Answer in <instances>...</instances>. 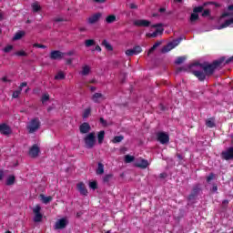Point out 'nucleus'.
Here are the masks:
<instances>
[{
    "label": "nucleus",
    "instance_id": "f257e3e1",
    "mask_svg": "<svg viewBox=\"0 0 233 233\" xmlns=\"http://www.w3.org/2000/svg\"><path fill=\"white\" fill-rule=\"evenodd\" d=\"M225 63V56L220 57L218 60L213 61V63L204 62L199 63L196 62L190 66H197L198 70H193L192 74L198 77V81H204L207 77H210L216 72V69L219 68L221 65Z\"/></svg>",
    "mask_w": 233,
    "mask_h": 233
},
{
    "label": "nucleus",
    "instance_id": "f03ea898",
    "mask_svg": "<svg viewBox=\"0 0 233 233\" xmlns=\"http://www.w3.org/2000/svg\"><path fill=\"white\" fill-rule=\"evenodd\" d=\"M85 147L87 149H92L94 147H96V133L95 132H91L89 134H87L85 138Z\"/></svg>",
    "mask_w": 233,
    "mask_h": 233
},
{
    "label": "nucleus",
    "instance_id": "7ed1b4c3",
    "mask_svg": "<svg viewBox=\"0 0 233 233\" xmlns=\"http://www.w3.org/2000/svg\"><path fill=\"white\" fill-rule=\"evenodd\" d=\"M40 127H41V121H39L38 117H35V118H33L27 125V130L29 134H34V132H37V130H39Z\"/></svg>",
    "mask_w": 233,
    "mask_h": 233
},
{
    "label": "nucleus",
    "instance_id": "20e7f679",
    "mask_svg": "<svg viewBox=\"0 0 233 233\" xmlns=\"http://www.w3.org/2000/svg\"><path fill=\"white\" fill-rule=\"evenodd\" d=\"M199 192H201V184H196L187 197L188 201H194L199 196Z\"/></svg>",
    "mask_w": 233,
    "mask_h": 233
},
{
    "label": "nucleus",
    "instance_id": "39448f33",
    "mask_svg": "<svg viewBox=\"0 0 233 233\" xmlns=\"http://www.w3.org/2000/svg\"><path fill=\"white\" fill-rule=\"evenodd\" d=\"M33 213L35 214V217H34L35 223H41V221L43 220V214H41V206L36 205L33 208Z\"/></svg>",
    "mask_w": 233,
    "mask_h": 233
},
{
    "label": "nucleus",
    "instance_id": "423d86ee",
    "mask_svg": "<svg viewBox=\"0 0 233 233\" xmlns=\"http://www.w3.org/2000/svg\"><path fill=\"white\" fill-rule=\"evenodd\" d=\"M220 156L225 161H233V147H229L225 151H222Z\"/></svg>",
    "mask_w": 233,
    "mask_h": 233
},
{
    "label": "nucleus",
    "instance_id": "0eeeda50",
    "mask_svg": "<svg viewBox=\"0 0 233 233\" xmlns=\"http://www.w3.org/2000/svg\"><path fill=\"white\" fill-rule=\"evenodd\" d=\"M157 139L161 143V145H167V143L170 141V137H168V134L165 132H158L157 134Z\"/></svg>",
    "mask_w": 233,
    "mask_h": 233
},
{
    "label": "nucleus",
    "instance_id": "6e6552de",
    "mask_svg": "<svg viewBox=\"0 0 233 233\" xmlns=\"http://www.w3.org/2000/svg\"><path fill=\"white\" fill-rule=\"evenodd\" d=\"M68 225V220L66 218H63L58 219L55 224L56 230H63V228H66Z\"/></svg>",
    "mask_w": 233,
    "mask_h": 233
},
{
    "label": "nucleus",
    "instance_id": "1a4fd4ad",
    "mask_svg": "<svg viewBox=\"0 0 233 233\" xmlns=\"http://www.w3.org/2000/svg\"><path fill=\"white\" fill-rule=\"evenodd\" d=\"M63 57H65V53L59 50H54L50 53V59H52L53 61L61 60L63 59Z\"/></svg>",
    "mask_w": 233,
    "mask_h": 233
},
{
    "label": "nucleus",
    "instance_id": "9d476101",
    "mask_svg": "<svg viewBox=\"0 0 233 233\" xmlns=\"http://www.w3.org/2000/svg\"><path fill=\"white\" fill-rule=\"evenodd\" d=\"M141 52H142L141 47L139 46H136L132 49H127L126 51V55H127L128 56H137V54H141Z\"/></svg>",
    "mask_w": 233,
    "mask_h": 233
},
{
    "label": "nucleus",
    "instance_id": "9b49d317",
    "mask_svg": "<svg viewBox=\"0 0 233 233\" xmlns=\"http://www.w3.org/2000/svg\"><path fill=\"white\" fill-rule=\"evenodd\" d=\"M207 5H215L216 6H219V4H216L215 2H206L201 6L194 7L193 12L195 14H201V12H203V10L205 9V6H207Z\"/></svg>",
    "mask_w": 233,
    "mask_h": 233
},
{
    "label": "nucleus",
    "instance_id": "f8f14e48",
    "mask_svg": "<svg viewBox=\"0 0 233 233\" xmlns=\"http://www.w3.org/2000/svg\"><path fill=\"white\" fill-rule=\"evenodd\" d=\"M80 134H88L90 130H92V127H90V124L87 122H84L80 127H79Z\"/></svg>",
    "mask_w": 233,
    "mask_h": 233
},
{
    "label": "nucleus",
    "instance_id": "ddd939ff",
    "mask_svg": "<svg viewBox=\"0 0 233 233\" xmlns=\"http://www.w3.org/2000/svg\"><path fill=\"white\" fill-rule=\"evenodd\" d=\"M0 134H3L4 136H9V134H12V129L8 127V125L1 124Z\"/></svg>",
    "mask_w": 233,
    "mask_h": 233
},
{
    "label": "nucleus",
    "instance_id": "4468645a",
    "mask_svg": "<svg viewBox=\"0 0 233 233\" xmlns=\"http://www.w3.org/2000/svg\"><path fill=\"white\" fill-rule=\"evenodd\" d=\"M135 26H143L144 28H148L150 26V21L148 20H135L134 21Z\"/></svg>",
    "mask_w": 233,
    "mask_h": 233
},
{
    "label": "nucleus",
    "instance_id": "2eb2a0df",
    "mask_svg": "<svg viewBox=\"0 0 233 233\" xmlns=\"http://www.w3.org/2000/svg\"><path fill=\"white\" fill-rule=\"evenodd\" d=\"M76 188L81 196H88V190L83 182L78 183Z\"/></svg>",
    "mask_w": 233,
    "mask_h": 233
},
{
    "label": "nucleus",
    "instance_id": "dca6fc26",
    "mask_svg": "<svg viewBox=\"0 0 233 233\" xmlns=\"http://www.w3.org/2000/svg\"><path fill=\"white\" fill-rule=\"evenodd\" d=\"M39 147H37V145L35 144L29 150V156H31V157H37L39 156Z\"/></svg>",
    "mask_w": 233,
    "mask_h": 233
},
{
    "label": "nucleus",
    "instance_id": "f3484780",
    "mask_svg": "<svg viewBox=\"0 0 233 233\" xmlns=\"http://www.w3.org/2000/svg\"><path fill=\"white\" fill-rule=\"evenodd\" d=\"M91 99L94 103H101V101H105V96L101 93H95Z\"/></svg>",
    "mask_w": 233,
    "mask_h": 233
},
{
    "label": "nucleus",
    "instance_id": "a211bd4d",
    "mask_svg": "<svg viewBox=\"0 0 233 233\" xmlns=\"http://www.w3.org/2000/svg\"><path fill=\"white\" fill-rule=\"evenodd\" d=\"M148 160L142 158L140 160H137L135 163V167H137V168H147V167H148Z\"/></svg>",
    "mask_w": 233,
    "mask_h": 233
},
{
    "label": "nucleus",
    "instance_id": "6ab92c4d",
    "mask_svg": "<svg viewBox=\"0 0 233 233\" xmlns=\"http://www.w3.org/2000/svg\"><path fill=\"white\" fill-rule=\"evenodd\" d=\"M228 26H233V16L228 20H226L222 25L218 26V30H223V28H227Z\"/></svg>",
    "mask_w": 233,
    "mask_h": 233
},
{
    "label": "nucleus",
    "instance_id": "aec40b11",
    "mask_svg": "<svg viewBox=\"0 0 233 233\" xmlns=\"http://www.w3.org/2000/svg\"><path fill=\"white\" fill-rule=\"evenodd\" d=\"M100 18L101 13H96L88 18V23L90 25H94L95 23H97V21H99Z\"/></svg>",
    "mask_w": 233,
    "mask_h": 233
},
{
    "label": "nucleus",
    "instance_id": "412c9836",
    "mask_svg": "<svg viewBox=\"0 0 233 233\" xmlns=\"http://www.w3.org/2000/svg\"><path fill=\"white\" fill-rule=\"evenodd\" d=\"M228 11L221 15V19H225V17H231L233 15V5L228 6Z\"/></svg>",
    "mask_w": 233,
    "mask_h": 233
},
{
    "label": "nucleus",
    "instance_id": "4be33fe9",
    "mask_svg": "<svg viewBox=\"0 0 233 233\" xmlns=\"http://www.w3.org/2000/svg\"><path fill=\"white\" fill-rule=\"evenodd\" d=\"M174 49V46L171 42H169L167 46H165L162 49H161V53L162 54H167V52H170V50Z\"/></svg>",
    "mask_w": 233,
    "mask_h": 233
},
{
    "label": "nucleus",
    "instance_id": "5701e85b",
    "mask_svg": "<svg viewBox=\"0 0 233 233\" xmlns=\"http://www.w3.org/2000/svg\"><path fill=\"white\" fill-rule=\"evenodd\" d=\"M98 145H103V141H105V131H100L97 134Z\"/></svg>",
    "mask_w": 233,
    "mask_h": 233
},
{
    "label": "nucleus",
    "instance_id": "b1692460",
    "mask_svg": "<svg viewBox=\"0 0 233 233\" xmlns=\"http://www.w3.org/2000/svg\"><path fill=\"white\" fill-rule=\"evenodd\" d=\"M96 174L98 176H101L102 174H105V165H103V163H101V162L98 163V167L96 169Z\"/></svg>",
    "mask_w": 233,
    "mask_h": 233
},
{
    "label": "nucleus",
    "instance_id": "393cba45",
    "mask_svg": "<svg viewBox=\"0 0 233 233\" xmlns=\"http://www.w3.org/2000/svg\"><path fill=\"white\" fill-rule=\"evenodd\" d=\"M14 183H15V177L14 175H11L7 177V180L5 182V185H7L8 187L14 185Z\"/></svg>",
    "mask_w": 233,
    "mask_h": 233
},
{
    "label": "nucleus",
    "instance_id": "a878e982",
    "mask_svg": "<svg viewBox=\"0 0 233 233\" xmlns=\"http://www.w3.org/2000/svg\"><path fill=\"white\" fill-rule=\"evenodd\" d=\"M25 35V31H18L15 33V36L13 37L14 41H19Z\"/></svg>",
    "mask_w": 233,
    "mask_h": 233
},
{
    "label": "nucleus",
    "instance_id": "bb28decb",
    "mask_svg": "<svg viewBox=\"0 0 233 233\" xmlns=\"http://www.w3.org/2000/svg\"><path fill=\"white\" fill-rule=\"evenodd\" d=\"M102 46H105V48L109 52H112L114 50V48L112 47V45H110L106 40L102 41Z\"/></svg>",
    "mask_w": 233,
    "mask_h": 233
},
{
    "label": "nucleus",
    "instance_id": "cd10ccee",
    "mask_svg": "<svg viewBox=\"0 0 233 233\" xmlns=\"http://www.w3.org/2000/svg\"><path fill=\"white\" fill-rule=\"evenodd\" d=\"M40 198L45 205H48L53 199L51 196L46 197L45 195H40Z\"/></svg>",
    "mask_w": 233,
    "mask_h": 233
},
{
    "label": "nucleus",
    "instance_id": "c85d7f7f",
    "mask_svg": "<svg viewBox=\"0 0 233 233\" xmlns=\"http://www.w3.org/2000/svg\"><path fill=\"white\" fill-rule=\"evenodd\" d=\"M206 126L208 128H214V127H216V123L214 122V118H209V119L206 120Z\"/></svg>",
    "mask_w": 233,
    "mask_h": 233
},
{
    "label": "nucleus",
    "instance_id": "c756f323",
    "mask_svg": "<svg viewBox=\"0 0 233 233\" xmlns=\"http://www.w3.org/2000/svg\"><path fill=\"white\" fill-rule=\"evenodd\" d=\"M31 6H32L33 12L35 13H37L41 10V5H39V3L37 2L33 3Z\"/></svg>",
    "mask_w": 233,
    "mask_h": 233
},
{
    "label": "nucleus",
    "instance_id": "7c9ffc66",
    "mask_svg": "<svg viewBox=\"0 0 233 233\" xmlns=\"http://www.w3.org/2000/svg\"><path fill=\"white\" fill-rule=\"evenodd\" d=\"M116 21V15H108L106 18V22L108 24V25H112V23H115Z\"/></svg>",
    "mask_w": 233,
    "mask_h": 233
},
{
    "label": "nucleus",
    "instance_id": "2f4dec72",
    "mask_svg": "<svg viewBox=\"0 0 233 233\" xmlns=\"http://www.w3.org/2000/svg\"><path fill=\"white\" fill-rule=\"evenodd\" d=\"M213 179H216V174L215 173H210L207 177H206V181L207 183H208V185H210L211 181H213Z\"/></svg>",
    "mask_w": 233,
    "mask_h": 233
},
{
    "label": "nucleus",
    "instance_id": "473e14b6",
    "mask_svg": "<svg viewBox=\"0 0 233 233\" xmlns=\"http://www.w3.org/2000/svg\"><path fill=\"white\" fill-rule=\"evenodd\" d=\"M85 45L86 48H90V46H94V45H96V41L94 39H87L86 40Z\"/></svg>",
    "mask_w": 233,
    "mask_h": 233
},
{
    "label": "nucleus",
    "instance_id": "72a5a7b5",
    "mask_svg": "<svg viewBox=\"0 0 233 233\" xmlns=\"http://www.w3.org/2000/svg\"><path fill=\"white\" fill-rule=\"evenodd\" d=\"M46 101H50V95H48V93L44 94L41 97V102L43 105H45Z\"/></svg>",
    "mask_w": 233,
    "mask_h": 233
},
{
    "label": "nucleus",
    "instance_id": "f704fd0d",
    "mask_svg": "<svg viewBox=\"0 0 233 233\" xmlns=\"http://www.w3.org/2000/svg\"><path fill=\"white\" fill-rule=\"evenodd\" d=\"M199 19V15L198 13H192L190 15V22L194 23Z\"/></svg>",
    "mask_w": 233,
    "mask_h": 233
},
{
    "label": "nucleus",
    "instance_id": "c9c22d12",
    "mask_svg": "<svg viewBox=\"0 0 233 233\" xmlns=\"http://www.w3.org/2000/svg\"><path fill=\"white\" fill-rule=\"evenodd\" d=\"M159 45H161V42H157L153 45V46L148 50L147 52V56H149V54H152L156 48H157V46H159Z\"/></svg>",
    "mask_w": 233,
    "mask_h": 233
},
{
    "label": "nucleus",
    "instance_id": "e433bc0d",
    "mask_svg": "<svg viewBox=\"0 0 233 233\" xmlns=\"http://www.w3.org/2000/svg\"><path fill=\"white\" fill-rule=\"evenodd\" d=\"M136 159L134 156L126 155L125 156V163H132Z\"/></svg>",
    "mask_w": 233,
    "mask_h": 233
},
{
    "label": "nucleus",
    "instance_id": "4c0bfd02",
    "mask_svg": "<svg viewBox=\"0 0 233 233\" xmlns=\"http://www.w3.org/2000/svg\"><path fill=\"white\" fill-rule=\"evenodd\" d=\"M187 57L185 56H179L175 60V65H182V63H185V60Z\"/></svg>",
    "mask_w": 233,
    "mask_h": 233
},
{
    "label": "nucleus",
    "instance_id": "58836bf2",
    "mask_svg": "<svg viewBox=\"0 0 233 233\" xmlns=\"http://www.w3.org/2000/svg\"><path fill=\"white\" fill-rule=\"evenodd\" d=\"M112 177H114L113 174H107L104 177L103 181L104 183H110Z\"/></svg>",
    "mask_w": 233,
    "mask_h": 233
},
{
    "label": "nucleus",
    "instance_id": "ea45409f",
    "mask_svg": "<svg viewBox=\"0 0 233 233\" xmlns=\"http://www.w3.org/2000/svg\"><path fill=\"white\" fill-rule=\"evenodd\" d=\"M55 79H56L57 81L65 79V74L63 73V71L58 72L57 75L55 76Z\"/></svg>",
    "mask_w": 233,
    "mask_h": 233
},
{
    "label": "nucleus",
    "instance_id": "a19ab883",
    "mask_svg": "<svg viewBox=\"0 0 233 233\" xmlns=\"http://www.w3.org/2000/svg\"><path fill=\"white\" fill-rule=\"evenodd\" d=\"M81 74L83 76H88V74H90V67L88 66H85L83 67V70H82Z\"/></svg>",
    "mask_w": 233,
    "mask_h": 233
},
{
    "label": "nucleus",
    "instance_id": "79ce46f5",
    "mask_svg": "<svg viewBox=\"0 0 233 233\" xmlns=\"http://www.w3.org/2000/svg\"><path fill=\"white\" fill-rule=\"evenodd\" d=\"M15 56H18L19 57H26V56H28V54L26 52H25L24 50H21V51L15 52Z\"/></svg>",
    "mask_w": 233,
    "mask_h": 233
},
{
    "label": "nucleus",
    "instance_id": "37998d69",
    "mask_svg": "<svg viewBox=\"0 0 233 233\" xmlns=\"http://www.w3.org/2000/svg\"><path fill=\"white\" fill-rule=\"evenodd\" d=\"M123 139H125V137L116 136V137H114L113 143H121V141H123Z\"/></svg>",
    "mask_w": 233,
    "mask_h": 233
},
{
    "label": "nucleus",
    "instance_id": "c03bdc74",
    "mask_svg": "<svg viewBox=\"0 0 233 233\" xmlns=\"http://www.w3.org/2000/svg\"><path fill=\"white\" fill-rule=\"evenodd\" d=\"M182 39H183V38L179 37V38H177V39H176V40H173V41L170 42V43H172L173 47L176 48V46H177V45H179V44L181 43Z\"/></svg>",
    "mask_w": 233,
    "mask_h": 233
},
{
    "label": "nucleus",
    "instance_id": "a18cd8bd",
    "mask_svg": "<svg viewBox=\"0 0 233 233\" xmlns=\"http://www.w3.org/2000/svg\"><path fill=\"white\" fill-rule=\"evenodd\" d=\"M91 112H92V109H90V107L85 109L84 114H83V117H84L85 119H86V117H88V116H90V113H91Z\"/></svg>",
    "mask_w": 233,
    "mask_h": 233
},
{
    "label": "nucleus",
    "instance_id": "49530a36",
    "mask_svg": "<svg viewBox=\"0 0 233 233\" xmlns=\"http://www.w3.org/2000/svg\"><path fill=\"white\" fill-rule=\"evenodd\" d=\"M21 89H17V90H15V92H13V98L14 99H17V97H19V96L21 95Z\"/></svg>",
    "mask_w": 233,
    "mask_h": 233
},
{
    "label": "nucleus",
    "instance_id": "de8ad7c7",
    "mask_svg": "<svg viewBox=\"0 0 233 233\" xmlns=\"http://www.w3.org/2000/svg\"><path fill=\"white\" fill-rule=\"evenodd\" d=\"M89 188H92V190H96L97 188V182L96 181L90 182Z\"/></svg>",
    "mask_w": 233,
    "mask_h": 233
},
{
    "label": "nucleus",
    "instance_id": "09e8293b",
    "mask_svg": "<svg viewBox=\"0 0 233 233\" xmlns=\"http://www.w3.org/2000/svg\"><path fill=\"white\" fill-rule=\"evenodd\" d=\"M12 50H14V46H7L4 48V52L5 54H8V52H12Z\"/></svg>",
    "mask_w": 233,
    "mask_h": 233
},
{
    "label": "nucleus",
    "instance_id": "8fccbe9b",
    "mask_svg": "<svg viewBox=\"0 0 233 233\" xmlns=\"http://www.w3.org/2000/svg\"><path fill=\"white\" fill-rule=\"evenodd\" d=\"M209 15H210V10L209 9H206L202 13V17H208Z\"/></svg>",
    "mask_w": 233,
    "mask_h": 233
},
{
    "label": "nucleus",
    "instance_id": "3c124183",
    "mask_svg": "<svg viewBox=\"0 0 233 233\" xmlns=\"http://www.w3.org/2000/svg\"><path fill=\"white\" fill-rule=\"evenodd\" d=\"M34 48H46V46L41 44H34Z\"/></svg>",
    "mask_w": 233,
    "mask_h": 233
},
{
    "label": "nucleus",
    "instance_id": "603ef678",
    "mask_svg": "<svg viewBox=\"0 0 233 233\" xmlns=\"http://www.w3.org/2000/svg\"><path fill=\"white\" fill-rule=\"evenodd\" d=\"M100 123H101V125H103V127H107V125H108L106 120H105V118H103V117H100Z\"/></svg>",
    "mask_w": 233,
    "mask_h": 233
},
{
    "label": "nucleus",
    "instance_id": "864d4df0",
    "mask_svg": "<svg viewBox=\"0 0 233 233\" xmlns=\"http://www.w3.org/2000/svg\"><path fill=\"white\" fill-rule=\"evenodd\" d=\"M54 21L56 23H63V21H65V18H63V17H56V18L54 19Z\"/></svg>",
    "mask_w": 233,
    "mask_h": 233
},
{
    "label": "nucleus",
    "instance_id": "5fc2aeb1",
    "mask_svg": "<svg viewBox=\"0 0 233 233\" xmlns=\"http://www.w3.org/2000/svg\"><path fill=\"white\" fill-rule=\"evenodd\" d=\"M25 86H28V83H26V82L21 83L19 89H21V91H23V88H25Z\"/></svg>",
    "mask_w": 233,
    "mask_h": 233
},
{
    "label": "nucleus",
    "instance_id": "6e6d98bb",
    "mask_svg": "<svg viewBox=\"0 0 233 233\" xmlns=\"http://www.w3.org/2000/svg\"><path fill=\"white\" fill-rule=\"evenodd\" d=\"M147 36L148 37H153V38L157 37V33H156V31L151 33V34L149 33V34H147Z\"/></svg>",
    "mask_w": 233,
    "mask_h": 233
},
{
    "label": "nucleus",
    "instance_id": "4d7b16f0",
    "mask_svg": "<svg viewBox=\"0 0 233 233\" xmlns=\"http://www.w3.org/2000/svg\"><path fill=\"white\" fill-rule=\"evenodd\" d=\"M129 8H131V10H137V5H136V4H129Z\"/></svg>",
    "mask_w": 233,
    "mask_h": 233
},
{
    "label": "nucleus",
    "instance_id": "13d9d810",
    "mask_svg": "<svg viewBox=\"0 0 233 233\" xmlns=\"http://www.w3.org/2000/svg\"><path fill=\"white\" fill-rule=\"evenodd\" d=\"M211 192H218V185L213 184L212 188L210 189Z\"/></svg>",
    "mask_w": 233,
    "mask_h": 233
},
{
    "label": "nucleus",
    "instance_id": "bf43d9fd",
    "mask_svg": "<svg viewBox=\"0 0 233 233\" xmlns=\"http://www.w3.org/2000/svg\"><path fill=\"white\" fill-rule=\"evenodd\" d=\"M228 205V199L223 200V202H222L223 208H227Z\"/></svg>",
    "mask_w": 233,
    "mask_h": 233
},
{
    "label": "nucleus",
    "instance_id": "052dcab7",
    "mask_svg": "<svg viewBox=\"0 0 233 233\" xmlns=\"http://www.w3.org/2000/svg\"><path fill=\"white\" fill-rule=\"evenodd\" d=\"M163 30H164L163 28H157L155 33H157V35H158V34L159 35L163 34Z\"/></svg>",
    "mask_w": 233,
    "mask_h": 233
},
{
    "label": "nucleus",
    "instance_id": "680f3d73",
    "mask_svg": "<svg viewBox=\"0 0 233 233\" xmlns=\"http://www.w3.org/2000/svg\"><path fill=\"white\" fill-rule=\"evenodd\" d=\"M2 81H4V83H12V80L8 79V77H6V76H4L2 78Z\"/></svg>",
    "mask_w": 233,
    "mask_h": 233
},
{
    "label": "nucleus",
    "instance_id": "e2e57ef3",
    "mask_svg": "<svg viewBox=\"0 0 233 233\" xmlns=\"http://www.w3.org/2000/svg\"><path fill=\"white\" fill-rule=\"evenodd\" d=\"M165 177H167V173H161V174L159 175V178H160V179H165Z\"/></svg>",
    "mask_w": 233,
    "mask_h": 233
},
{
    "label": "nucleus",
    "instance_id": "0e129e2a",
    "mask_svg": "<svg viewBox=\"0 0 233 233\" xmlns=\"http://www.w3.org/2000/svg\"><path fill=\"white\" fill-rule=\"evenodd\" d=\"M159 108L162 112H165V110L167 109V107H165V106H163V104L159 105Z\"/></svg>",
    "mask_w": 233,
    "mask_h": 233
},
{
    "label": "nucleus",
    "instance_id": "69168bd1",
    "mask_svg": "<svg viewBox=\"0 0 233 233\" xmlns=\"http://www.w3.org/2000/svg\"><path fill=\"white\" fill-rule=\"evenodd\" d=\"M65 56H74V51H69L67 53H64Z\"/></svg>",
    "mask_w": 233,
    "mask_h": 233
},
{
    "label": "nucleus",
    "instance_id": "338daca9",
    "mask_svg": "<svg viewBox=\"0 0 233 233\" xmlns=\"http://www.w3.org/2000/svg\"><path fill=\"white\" fill-rule=\"evenodd\" d=\"M83 216V212L82 211H79L76 213V218H80Z\"/></svg>",
    "mask_w": 233,
    "mask_h": 233
},
{
    "label": "nucleus",
    "instance_id": "774afa93",
    "mask_svg": "<svg viewBox=\"0 0 233 233\" xmlns=\"http://www.w3.org/2000/svg\"><path fill=\"white\" fill-rule=\"evenodd\" d=\"M66 65H72V58H68L66 60Z\"/></svg>",
    "mask_w": 233,
    "mask_h": 233
}]
</instances>
